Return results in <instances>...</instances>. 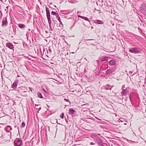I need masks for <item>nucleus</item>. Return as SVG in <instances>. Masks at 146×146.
<instances>
[{"instance_id":"14","label":"nucleus","mask_w":146,"mask_h":146,"mask_svg":"<svg viewBox=\"0 0 146 146\" xmlns=\"http://www.w3.org/2000/svg\"><path fill=\"white\" fill-rule=\"evenodd\" d=\"M110 58L108 56H104L102 58L101 61L104 62L105 61H107Z\"/></svg>"},{"instance_id":"42","label":"nucleus","mask_w":146,"mask_h":146,"mask_svg":"<svg viewBox=\"0 0 146 146\" xmlns=\"http://www.w3.org/2000/svg\"><path fill=\"white\" fill-rule=\"evenodd\" d=\"M5 135V134L4 133H3V137Z\"/></svg>"},{"instance_id":"41","label":"nucleus","mask_w":146,"mask_h":146,"mask_svg":"<svg viewBox=\"0 0 146 146\" xmlns=\"http://www.w3.org/2000/svg\"><path fill=\"white\" fill-rule=\"evenodd\" d=\"M64 100H65L67 102H68V99H65Z\"/></svg>"},{"instance_id":"43","label":"nucleus","mask_w":146,"mask_h":146,"mask_svg":"<svg viewBox=\"0 0 146 146\" xmlns=\"http://www.w3.org/2000/svg\"><path fill=\"white\" fill-rule=\"evenodd\" d=\"M91 145H93V143L92 142L91 143Z\"/></svg>"},{"instance_id":"3","label":"nucleus","mask_w":146,"mask_h":146,"mask_svg":"<svg viewBox=\"0 0 146 146\" xmlns=\"http://www.w3.org/2000/svg\"><path fill=\"white\" fill-rule=\"evenodd\" d=\"M141 12L146 16V3H142L140 7Z\"/></svg>"},{"instance_id":"45","label":"nucleus","mask_w":146,"mask_h":146,"mask_svg":"<svg viewBox=\"0 0 146 146\" xmlns=\"http://www.w3.org/2000/svg\"><path fill=\"white\" fill-rule=\"evenodd\" d=\"M96 119H98V118H97V117H96Z\"/></svg>"},{"instance_id":"44","label":"nucleus","mask_w":146,"mask_h":146,"mask_svg":"<svg viewBox=\"0 0 146 146\" xmlns=\"http://www.w3.org/2000/svg\"><path fill=\"white\" fill-rule=\"evenodd\" d=\"M124 125H127V123H124Z\"/></svg>"},{"instance_id":"21","label":"nucleus","mask_w":146,"mask_h":146,"mask_svg":"<svg viewBox=\"0 0 146 146\" xmlns=\"http://www.w3.org/2000/svg\"><path fill=\"white\" fill-rule=\"evenodd\" d=\"M51 14L52 15H55L56 16H58V14L54 11H52Z\"/></svg>"},{"instance_id":"58","label":"nucleus","mask_w":146,"mask_h":146,"mask_svg":"<svg viewBox=\"0 0 146 146\" xmlns=\"http://www.w3.org/2000/svg\"><path fill=\"white\" fill-rule=\"evenodd\" d=\"M111 12H112V10H111Z\"/></svg>"},{"instance_id":"56","label":"nucleus","mask_w":146,"mask_h":146,"mask_svg":"<svg viewBox=\"0 0 146 146\" xmlns=\"http://www.w3.org/2000/svg\"><path fill=\"white\" fill-rule=\"evenodd\" d=\"M91 28H93V27H91Z\"/></svg>"},{"instance_id":"24","label":"nucleus","mask_w":146,"mask_h":146,"mask_svg":"<svg viewBox=\"0 0 146 146\" xmlns=\"http://www.w3.org/2000/svg\"><path fill=\"white\" fill-rule=\"evenodd\" d=\"M25 87H21V89H20L19 90L20 91H19V92H21V90H25Z\"/></svg>"},{"instance_id":"5","label":"nucleus","mask_w":146,"mask_h":146,"mask_svg":"<svg viewBox=\"0 0 146 146\" xmlns=\"http://www.w3.org/2000/svg\"><path fill=\"white\" fill-rule=\"evenodd\" d=\"M2 26L3 27H5L7 25L8 22L7 19L6 17L3 18L2 21Z\"/></svg>"},{"instance_id":"17","label":"nucleus","mask_w":146,"mask_h":146,"mask_svg":"<svg viewBox=\"0 0 146 146\" xmlns=\"http://www.w3.org/2000/svg\"><path fill=\"white\" fill-rule=\"evenodd\" d=\"M37 49L38 51H39L40 52V55H42L44 54V52L42 51V48L39 47Z\"/></svg>"},{"instance_id":"33","label":"nucleus","mask_w":146,"mask_h":146,"mask_svg":"<svg viewBox=\"0 0 146 146\" xmlns=\"http://www.w3.org/2000/svg\"><path fill=\"white\" fill-rule=\"evenodd\" d=\"M131 94L129 96V98L130 100L131 101Z\"/></svg>"},{"instance_id":"36","label":"nucleus","mask_w":146,"mask_h":146,"mask_svg":"<svg viewBox=\"0 0 146 146\" xmlns=\"http://www.w3.org/2000/svg\"><path fill=\"white\" fill-rule=\"evenodd\" d=\"M50 30L52 31V26H51V29L50 27Z\"/></svg>"},{"instance_id":"13","label":"nucleus","mask_w":146,"mask_h":146,"mask_svg":"<svg viewBox=\"0 0 146 146\" xmlns=\"http://www.w3.org/2000/svg\"><path fill=\"white\" fill-rule=\"evenodd\" d=\"M18 26L22 29H24L26 27V26L24 24L22 23L18 24Z\"/></svg>"},{"instance_id":"1","label":"nucleus","mask_w":146,"mask_h":146,"mask_svg":"<svg viewBox=\"0 0 146 146\" xmlns=\"http://www.w3.org/2000/svg\"><path fill=\"white\" fill-rule=\"evenodd\" d=\"M46 17L48 19V23L49 25V27L51 29L52 26V21L50 19V13L48 7H46Z\"/></svg>"},{"instance_id":"15","label":"nucleus","mask_w":146,"mask_h":146,"mask_svg":"<svg viewBox=\"0 0 146 146\" xmlns=\"http://www.w3.org/2000/svg\"><path fill=\"white\" fill-rule=\"evenodd\" d=\"M75 112V110H73V108H70L69 110V113L70 114H73Z\"/></svg>"},{"instance_id":"38","label":"nucleus","mask_w":146,"mask_h":146,"mask_svg":"<svg viewBox=\"0 0 146 146\" xmlns=\"http://www.w3.org/2000/svg\"><path fill=\"white\" fill-rule=\"evenodd\" d=\"M59 22H60V24H62V22L61 21H60Z\"/></svg>"},{"instance_id":"7","label":"nucleus","mask_w":146,"mask_h":146,"mask_svg":"<svg viewBox=\"0 0 146 146\" xmlns=\"http://www.w3.org/2000/svg\"><path fill=\"white\" fill-rule=\"evenodd\" d=\"M46 50L47 51V53L46 54V56L48 57L49 56H50L52 52L51 47L50 46L48 48V49H47Z\"/></svg>"},{"instance_id":"28","label":"nucleus","mask_w":146,"mask_h":146,"mask_svg":"<svg viewBox=\"0 0 146 146\" xmlns=\"http://www.w3.org/2000/svg\"><path fill=\"white\" fill-rule=\"evenodd\" d=\"M87 70H86V67H85L84 71V73H86L87 72Z\"/></svg>"},{"instance_id":"9","label":"nucleus","mask_w":146,"mask_h":146,"mask_svg":"<svg viewBox=\"0 0 146 146\" xmlns=\"http://www.w3.org/2000/svg\"><path fill=\"white\" fill-rule=\"evenodd\" d=\"M116 63V61L115 60V59L111 60L109 62V65L111 66L114 65Z\"/></svg>"},{"instance_id":"48","label":"nucleus","mask_w":146,"mask_h":146,"mask_svg":"<svg viewBox=\"0 0 146 146\" xmlns=\"http://www.w3.org/2000/svg\"><path fill=\"white\" fill-rule=\"evenodd\" d=\"M112 25H113V26H114V23H113V24H112Z\"/></svg>"},{"instance_id":"30","label":"nucleus","mask_w":146,"mask_h":146,"mask_svg":"<svg viewBox=\"0 0 146 146\" xmlns=\"http://www.w3.org/2000/svg\"><path fill=\"white\" fill-rule=\"evenodd\" d=\"M59 26L60 27V29H62L63 25L62 24H60V25H59Z\"/></svg>"},{"instance_id":"12","label":"nucleus","mask_w":146,"mask_h":146,"mask_svg":"<svg viewBox=\"0 0 146 146\" xmlns=\"http://www.w3.org/2000/svg\"><path fill=\"white\" fill-rule=\"evenodd\" d=\"M12 129V128L11 127L10 125L7 126L5 128V131L7 132H9L10 130H11Z\"/></svg>"},{"instance_id":"54","label":"nucleus","mask_w":146,"mask_h":146,"mask_svg":"<svg viewBox=\"0 0 146 146\" xmlns=\"http://www.w3.org/2000/svg\"><path fill=\"white\" fill-rule=\"evenodd\" d=\"M41 109V108H39V110H40V109Z\"/></svg>"},{"instance_id":"25","label":"nucleus","mask_w":146,"mask_h":146,"mask_svg":"<svg viewBox=\"0 0 146 146\" xmlns=\"http://www.w3.org/2000/svg\"><path fill=\"white\" fill-rule=\"evenodd\" d=\"M64 114L63 113H62V114L61 115H60V117L61 118H64Z\"/></svg>"},{"instance_id":"19","label":"nucleus","mask_w":146,"mask_h":146,"mask_svg":"<svg viewBox=\"0 0 146 146\" xmlns=\"http://www.w3.org/2000/svg\"><path fill=\"white\" fill-rule=\"evenodd\" d=\"M106 86L107 87L106 88V89L107 90H111L112 88V87L111 86H110V84H107Z\"/></svg>"},{"instance_id":"11","label":"nucleus","mask_w":146,"mask_h":146,"mask_svg":"<svg viewBox=\"0 0 146 146\" xmlns=\"http://www.w3.org/2000/svg\"><path fill=\"white\" fill-rule=\"evenodd\" d=\"M94 23H97L100 24H104V22L98 19L95 20L94 21Z\"/></svg>"},{"instance_id":"55","label":"nucleus","mask_w":146,"mask_h":146,"mask_svg":"<svg viewBox=\"0 0 146 146\" xmlns=\"http://www.w3.org/2000/svg\"><path fill=\"white\" fill-rule=\"evenodd\" d=\"M91 40L90 39H88V40Z\"/></svg>"},{"instance_id":"22","label":"nucleus","mask_w":146,"mask_h":146,"mask_svg":"<svg viewBox=\"0 0 146 146\" xmlns=\"http://www.w3.org/2000/svg\"><path fill=\"white\" fill-rule=\"evenodd\" d=\"M97 139L98 143L100 145H101L102 143V142L100 139L99 138H98Z\"/></svg>"},{"instance_id":"35","label":"nucleus","mask_w":146,"mask_h":146,"mask_svg":"<svg viewBox=\"0 0 146 146\" xmlns=\"http://www.w3.org/2000/svg\"><path fill=\"white\" fill-rule=\"evenodd\" d=\"M60 18H58V19H57L59 21V22H60V21H61L60 20Z\"/></svg>"},{"instance_id":"26","label":"nucleus","mask_w":146,"mask_h":146,"mask_svg":"<svg viewBox=\"0 0 146 146\" xmlns=\"http://www.w3.org/2000/svg\"><path fill=\"white\" fill-rule=\"evenodd\" d=\"M42 51L44 53V52H46V50L44 47H42Z\"/></svg>"},{"instance_id":"59","label":"nucleus","mask_w":146,"mask_h":146,"mask_svg":"<svg viewBox=\"0 0 146 146\" xmlns=\"http://www.w3.org/2000/svg\"><path fill=\"white\" fill-rule=\"evenodd\" d=\"M38 53H39L40 52H38Z\"/></svg>"},{"instance_id":"39","label":"nucleus","mask_w":146,"mask_h":146,"mask_svg":"<svg viewBox=\"0 0 146 146\" xmlns=\"http://www.w3.org/2000/svg\"><path fill=\"white\" fill-rule=\"evenodd\" d=\"M66 121L67 123H68V120H66Z\"/></svg>"},{"instance_id":"29","label":"nucleus","mask_w":146,"mask_h":146,"mask_svg":"<svg viewBox=\"0 0 146 146\" xmlns=\"http://www.w3.org/2000/svg\"><path fill=\"white\" fill-rule=\"evenodd\" d=\"M10 7V6H7L6 7V9H5V11H7V12L8 11V9H9V7Z\"/></svg>"},{"instance_id":"47","label":"nucleus","mask_w":146,"mask_h":146,"mask_svg":"<svg viewBox=\"0 0 146 146\" xmlns=\"http://www.w3.org/2000/svg\"><path fill=\"white\" fill-rule=\"evenodd\" d=\"M17 128H18V131H19V128H18V127H17Z\"/></svg>"},{"instance_id":"40","label":"nucleus","mask_w":146,"mask_h":146,"mask_svg":"<svg viewBox=\"0 0 146 146\" xmlns=\"http://www.w3.org/2000/svg\"><path fill=\"white\" fill-rule=\"evenodd\" d=\"M43 90L45 92H46V91L44 89H43Z\"/></svg>"},{"instance_id":"2","label":"nucleus","mask_w":146,"mask_h":146,"mask_svg":"<svg viewBox=\"0 0 146 146\" xmlns=\"http://www.w3.org/2000/svg\"><path fill=\"white\" fill-rule=\"evenodd\" d=\"M129 51L135 54H139L141 52V49L139 47L131 48L129 49Z\"/></svg>"},{"instance_id":"4","label":"nucleus","mask_w":146,"mask_h":146,"mask_svg":"<svg viewBox=\"0 0 146 146\" xmlns=\"http://www.w3.org/2000/svg\"><path fill=\"white\" fill-rule=\"evenodd\" d=\"M22 140L19 138H17L14 141V144L15 146H21L23 145Z\"/></svg>"},{"instance_id":"51","label":"nucleus","mask_w":146,"mask_h":146,"mask_svg":"<svg viewBox=\"0 0 146 146\" xmlns=\"http://www.w3.org/2000/svg\"><path fill=\"white\" fill-rule=\"evenodd\" d=\"M96 4H97V5H98V2H97L96 3Z\"/></svg>"},{"instance_id":"49","label":"nucleus","mask_w":146,"mask_h":146,"mask_svg":"<svg viewBox=\"0 0 146 146\" xmlns=\"http://www.w3.org/2000/svg\"><path fill=\"white\" fill-rule=\"evenodd\" d=\"M10 135H11V133H10Z\"/></svg>"},{"instance_id":"57","label":"nucleus","mask_w":146,"mask_h":146,"mask_svg":"<svg viewBox=\"0 0 146 146\" xmlns=\"http://www.w3.org/2000/svg\"><path fill=\"white\" fill-rule=\"evenodd\" d=\"M26 35H27V34H26Z\"/></svg>"},{"instance_id":"23","label":"nucleus","mask_w":146,"mask_h":146,"mask_svg":"<svg viewBox=\"0 0 146 146\" xmlns=\"http://www.w3.org/2000/svg\"><path fill=\"white\" fill-rule=\"evenodd\" d=\"M25 125V123L24 122H23L21 125V128L23 127H24Z\"/></svg>"},{"instance_id":"20","label":"nucleus","mask_w":146,"mask_h":146,"mask_svg":"<svg viewBox=\"0 0 146 146\" xmlns=\"http://www.w3.org/2000/svg\"><path fill=\"white\" fill-rule=\"evenodd\" d=\"M37 95L38 97L40 98H43V96L42 94L40 92H38L37 93Z\"/></svg>"},{"instance_id":"53","label":"nucleus","mask_w":146,"mask_h":146,"mask_svg":"<svg viewBox=\"0 0 146 146\" xmlns=\"http://www.w3.org/2000/svg\"><path fill=\"white\" fill-rule=\"evenodd\" d=\"M101 1H102V3L103 2V1L102 0H101Z\"/></svg>"},{"instance_id":"16","label":"nucleus","mask_w":146,"mask_h":146,"mask_svg":"<svg viewBox=\"0 0 146 146\" xmlns=\"http://www.w3.org/2000/svg\"><path fill=\"white\" fill-rule=\"evenodd\" d=\"M78 17H80V18H81L82 19H84V20H85L86 21H89V22H90V21L89 20L88 18H87L86 17H85L84 16H80V15L78 16Z\"/></svg>"},{"instance_id":"52","label":"nucleus","mask_w":146,"mask_h":146,"mask_svg":"<svg viewBox=\"0 0 146 146\" xmlns=\"http://www.w3.org/2000/svg\"><path fill=\"white\" fill-rule=\"evenodd\" d=\"M46 33H48V32L47 31H46Z\"/></svg>"},{"instance_id":"8","label":"nucleus","mask_w":146,"mask_h":146,"mask_svg":"<svg viewBox=\"0 0 146 146\" xmlns=\"http://www.w3.org/2000/svg\"><path fill=\"white\" fill-rule=\"evenodd\" d=\"M19 82L18 80H16L14 81L13 84L12 85L11 87L12 88L14 89L16 88L17 87V84Z\"/></svg>"},{"instance_id":"31","label":"nucleus","mask_w":146,"mask_h":146,"mask_svg":"<svg viewBox=\"0 0 146 146\" xmlns=\"http://www.w3.org/2000/svg\"><path fill=\"white\" fill-rule=\"evenodd\" d=\"M2 15V12L0 11V19Z\"/></svg>"},{"instance_id":"6","label":"nucleus","mask_w":146,"mask_h":146,"mask_svg":"<svg viewBox=\"0 0 146 146\" xmlns=\"http://www.w3.org/2000/svg\"><path fill=\"white\" fill-rule=\"evenodd\" d=\"M129 88L127 87L125 89H123L121 92V94L123 96H125L129 92Z\"/></svg>"},{"instance_id":"37","label":"nucleus","mask_w":146,"mask_h":146,"mask_svg":"<svg viewBox=\"0 0 146 146\" xmlns=\"http://www.w3.org/2000/svg\"><path fill=\"white\" fill-rule=\"evenodd\" d=\"M56 17L57 19H58V18H60L58 15V16H56Z\"/></svg>"},{"instance_id":"50","label":"nucleus","mask_w":146,"mask_h":146,"mask_svg":"<svg viewBox=\"0 0 146 146\" xmlns=\"http://www.w3.org/2000/svg\"><path fill=\"white\" fill-rule=\"evenodd\" d=\"M120 120L121 121H122V120H121L120 119Z\"/></svg>"},{"instance_id":"18","label":"nucleus","mask_w":146,"mask_h":146,"mask_svg":"<svg viewBox=\"0 0 146 146\" xmlns=\"http://www.w3.org/2000/svg\"><path fill=\"white\" fill-rule=\"evenodd\" d=\"M111 72L110 70H108L106 72V74L108 75H110L111 74Z\"/></svg>"},{"instance_id":"34","label":"nucleus","mask_w":146,"mask_h":146,"mask_svg":"<svg viewBox=\"0 0 146 146\" xmlns=\"http://www.w3.org/2000/svg\"><path fill=\"white\" fill-rule=\"evenodd\" d=\"M125 85H123L122 86V90H123V89H123L125 88Z\"/></svg>"},{"instance_id":"32","label":"nucleus","mask_w":146,"mask_h":146,"mask_svg":"<svg viewBox=\"0 0 146 146\" xmlns=\"http://www.w3.org/2000/svg\"><path fill=\"white\" fill-rule=\"evenodd\" d=\"M3 137V133L2 132H1L0 133V137Z\"/></svg>"},{"instance_id":"46","label":"nucleus","mask_w":146,"mask_h":146,"mask_svg":"<svg viewBox=\"0 0 146 146\" xmlns=\"http://www.w3.org/2000/svg\"><path fill=\"white\" fill-rule=\"evenodd\" d=\"M23 92H26V91H23Z\"/></svg>"},{"instance_id":"10","label":"nucleus","mask_w":146,"mask_h":146,"mask_svg":"<svg viewBox=\"0 0 146 146\" xmlns=\"http://www.w3.org/2000/svg\"><path fill=\"white\" fill-rule=\"evenodd\" d=\"M6 46L11 49H13L14 48L13 45L10 43H7Z\"/></svg>"},{"instance_id":"27","label":"nucleus","mask_w":146,"mask_h":146,"mask_svg":"<svg viewBox=\"0 0 146 146\" xmlns=\"http://www.w3.org/2000/svg\"><path fill=\"white\" fill-rule=\"evenodd\" d=\"M78 2V1H76V0H74L73 1H72L71 2L72 3H76V2Z\"/></svg>"}]
</instances>
